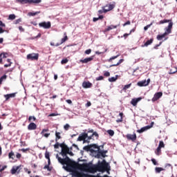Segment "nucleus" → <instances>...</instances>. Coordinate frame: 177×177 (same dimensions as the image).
<instances>
[{
	"label": "nucleus",
	"mask_w": 177,
	"mask_h": 177,
	"mask_svg": "<svg viewBox=\"0 0 177 177\" xmlns=\"http://www.w3.org/2000/svg\"><path fill=\"white\" fill-rule=\"evenodd\" d=\"M79 168L86 171L87 172H91V174H95V172H107L110 174V171L111 168L110 167V164L103 160L102 162L98 161L97 165H89L88 163H83L82 165H78Z\"/></svg>",
	"instance_id": "nucleus-1"
},
{
	"label": "nucleus",
	"mask_w": 177,
	"mask_h": 177,
	"mask_svg": "<svg viewBox=\"0 0 177 177\" xmlns=\"http://www.w3.org/2000/svg\"><path fill=\"white\" fill-rule=\"evenodd\" d=\"M56 158H57L59 162H60V164H62V165H66V166H64L63 168L67 171L68 172H72L73 171V161L71 160V159H70V158H68V156H66L65 158H62L59 156V155L57 154L56 156Z\"/></svg>",
	"instance_id": "nucleus-2"
},
{
	"label": "nucleus",
	"mask_w": 177,
	"mask_h": 177,
	"mask_svg": "<svg viewBox=\"0 0 177 177\" xmlns=\"http://www.w3.org/2000/svg\"><path fill=\"white\" fill-rule=\"evenodd\" d=\"M165 23H169V25L167 28H165V32L166 35H168L172 32V26H174V23L171 19H163L160 21L157 24H164Z\"/></svg>",
	"instance_id": "nucleus-3"
},
{
	"label": "nucleus",
	"mask_w": 177,
	"mask_h": 177,
	"mask_svg": "<svg viewBox=\"0 0 177 177\" xmlns=\"http://www.w3.org/2000/svg\"><path fill=\"white\" fill-rule=\"evenodd\" d=\"M88 138H89V136H88V133H82L78 138H77V140L79 142H84V143H89V140H88Z\"/></svg>",
	"instance_id": "nucleus-4"
},
{
	"label": "nucleus",
	"mask_w": 177,
	"mask_h": 177,
	"mask_svg": "<svg viewBox=\"0 0 177 177\" xmlns=\"http://www.w3.org/2000/svg\"><path fill=\"white\" fill-rule=\"evenodd\" d=\"M115 8V2L113 1L112 4H106L104 6L102 7V9L104 10V13H107L110 10H113Z\"/></svg>",
	"instance_id": "nucleus-5"
},
{
	"label": "nucleus",
	"mask_w": 177,
	"mask_h": 177,
	"mask_svg": "<svg viewBox=\"0 0 177 177\" xmlns=\"http://www.w3.org/2000/svg\"><path fill=\"white\" fill-rule=\"evenodd\" d=\"M26 57L28 60H32V61L38 60L39 57V54L32 53L28 54Z\"/></svg>",
	"instance_id": "nucleus-6"
},
{
	"label": "nucleus",
	"mask_w": 177,
	"mask_h": 177,
	"mask_svg": "<svg viewBox=\"0 0 177 177\" xmlns=\"http://www.w3.org/2000/svg\"><path fill=\"white\" fill-rule=\"evenodd\" d=\"M39 27H42L43 28H45L46 30H48V28H50L52 27V24L50 21L48 22H41L39 24Z\"/></svg>",
	"instance_id": "nucleus-7"
},
{
	"label": "nucleus",
	"mask_w": 177,
	"mask_h": 177,
	"mask_svg": "<svg viewBox=\"0 0 177 177\" xmlns=\"http://www.w3.org/2000/svg\"><path fill=\"white\" fill-rule=\"evenodd\" d=\"M97 153L96 156L97 158H100V157L105 158V157H107V156H106L107 151H102L100 149H98V150H97Z\"/></svg>",
	"instance_id": "nucleus-8"
},
{
	"label": "nucleus",
	"mask_w": 177,
	"mask_h": 177,
	"mask_svg": "<svg viewBox=\"0 0 177 177\" xmlns=\"http://www.w3.org/2000/svg\"><path fill=\"white\" fill-rule=\"evenodd\" d=\"M48 132H49V129H43L40 134L41 135V136H44V138H49V136H50V133Z\"/></svg>",
	"instance_id": "nucleus-9"
},
{
	"label": "nucleus",
	"mask_w": 177,
	"mask_h": 177,
	"mask_svg": "<svg viewBox=\"0 0 177 177\" xmlns=\"http://www.w3.org/2000/svg\"><path fill=\"white\" fill-rule=\"evenodd\" d=\"M150 84V79L147 80L140 81L137 83L138 86H147Z\"/></svg>",
	"instance_id": "nucleus-10"
},
{
	"label": "nucleus",
	"mask_w": 177,
	"mask_h": 177,
	"mask_svg": "<svg viewBox=\"0 0 177 177\" xmlns=\"http://www.w3.org/2000/svg\"><path fill=\"white\" fill-rule=\"evenodd\" d=\"M126 138L127 140H131V142H135L137 138L136 133H134L133 134H127L126 135Z\"/></svg>",
	"instance_id": "nucleus-11"
},
{
	"label": "nucleus",
	"mask_w": 177,
	"mask_h": 177,
	"mask_svg": "<svg viewBox=\"0 0 177 177\" xmlns=\"http://www.w3.org/2000/svg\"><path fill=\"white\" fill-rule=\"evenodd\" d=\"M68 151H70V149L66 145L62 149V156H63L64 157H67V154H68Z\"/></svg>",
	"instance_id": "nucleus-12"
},
{
	"label": "nucleus",
	"mask_w": 177,
	"mask_h": 177,
	"mask_svg": "<svg viewBox=\"0 0 177 177\" xmlns=\"http://www.w3.org/2000/svg\"><path fill=\"white\" fill-rule=\"evenodd\" d=\"M162 96V92H158L154 94L152 102H157Z\"/></svg>",
	"instance_id": "nucleus-13"
},
{
	"label": "nucleus",
	"mask_w": 177,
	"mask_h": 177,
	"mask_svg": "<svg viewBox=\"0 0 177 177\" xmlns=\"http://www.w3.org/2000/svg\"><path fill=\"white\" fill-rule=\"evenodd\" d=\"M28 131H35L37 129V124L34 122H30L28 125Z\"/></svg>",
	"instance_id": "nucleus-14"
},
{
	"label": "nucleus",
	"mask_w": 177,
	"mask_h": 177,
	"mask_svg": "<svg viewBox=\"0 0 177 177\" xmlns=\"http://www.w3.org/2000/svg\"><path fill=\"white\" fill-rule=\"evenodd\" d=\"M8 54L7 53H2L0 54V64H3V59L8 57Z\"/></svg>",
	"instance_id": "nucleus-15"
},
{
	"label": "nucleus",
	"mask_w": 177,
	"mask_h": 177,
	"mask_svg": "<svg viewBox=\"0 0 177 177\" xmlns=\"http://www.w3.org/2000/svg\"><path fill=\"white\" fill-rule=\"evenodd\" d=\"M140 100H142V97H138V98H133L131 100V104L133 106H137L138 103H139V102H140Z\"/></svg>",
	"instance_id": "nucleus-16"
},
{
	"label": "nucleus",
	"mask_w": 177,
	"mask_h": 177,
	"mask_svg": "<svg viewBox=\"0 0 177 177\" xmlns=\"http://www.w3.org/2000/svg\"><path fill=\"white\" fill-rule=\"evenodd\" d=\"M20 166H17V167H12V168L11 169V174L12 175H15V174H16V172H17V174H19L20 172Z\"/></svg>",
	"instance_id": "nucleus-17"
},
{
	"label": "nucleus",
	"mask_w": 177,
	"mask_h": 177,
	"mask_svg": "<svg viewBox=\"0 0 177 177\" xmlns=\"http://www.w3.org/2000/svg\"><path fill=\"white\" fill-rule=\"evenodd\" d=\"M92 60H93V56L85 58L84 59H80V63L86 64L89 63V62H92Z\"/></svg>",
	"instance_id": "nucleus-18"
},
{
	"label": "nucleus",
	"mask_w": 177,
	"mask_h": 177,
	"mask_svg": "<svg viewBox=\"0 0 177 177\" xmlns=\"http://www.w3.org/2000/svg\"><path fill=\"white\" fill-rule=\"evenodd\" d=\"M17 93H12L10 94H6L4 95V97L6 98V100L8 101V100L10 99V97H16V94Z\"/></svg>",
	"instance_id": "nucleus-19"
},
{
	"label": "nucleus",
	"mask_w": 177,
	"mask_h": 177,
	"mask_svg": "<svg viewBox=\"0 0 177 177\" xmlns=\"http://www.w3.org/2000/svg\"><path fill=\"white\" fill-rule=\"evenodd\" d=\"M93 138H95V139H99V134L97 133V132H93L91 136L88 137V140H91V139H95Z\"/></svg>",
	"instance_id": "nucleus-20"
},
{
	"label": "nucleus",
	"mask_w": 177,
	"mask_h": 177,
	"mask_svg": "<svg viewBox=\"0 0 177 177\" xmlns=\"http://www.w3.org/2000/svg\"><path fill=\"white\" fill-rule=\"evenodd\" d=\"M124 118V113L122 112L119 113V115L117 116L116 122H122Z\"/></svg>",
	"instance_id": "nucleus-21"
},
{
	"label": "nucleus",
	"mask_w": 177,
	"mask_h": 177,
	"mask_svg": "<svg viewBox=\"0 0 177 177\" xmlns=\"http://www.w3.org/2000/svg\"><path fill=\"white\" fill-rule=\"evenodd\" d=\"M118 26L117 25H111L109 26H107L106 28L104 29V32H107L109 31H111V30H114V28H117Z\"/></svg>",
	"instance_id": "nucleus-22"
},
{
	"label": "nucleus",
	"mask_w": 177,
	"mask_h": 177,
	"mask_svg": "<svg viewBox=\"0 0 177 177\" xmlns=\"http://www.w3.org/2000/svg\"><path fill=\"white\" fill-rule=\"evenodd\" d=\"M83 88H92V83L90 82H84L82 83Z\"/></svg>",
	"instance_id": "nucleus-23"
},
{
	"label": "nucleus",
	"mask_w": 177,
	"mask_h": 177,
	"mask_svg": "<svg viewBox=\"0 0 177 177\" xmlns=\"http://www.w3.org/2000/svg\"><path fill=\"white\" fill-rule=\"evenodd\" d=\"M149 129H150V127H149L148 126H146V127H144L141 128L139 130H137V132L138 133H143V132H145V131H146Z\"/></svg>",
	"instance_id": "nucleus-24"
},
{
	"label": "nucleus",
	"mask_w": 177,
	"mask_h": 177,
	"mask_svg": "<svg viewBox=\"0 0 177 177\" xmlns=\"http://www.w3.org/2000/svg\"><path fill=\"white\" fill-rule=\"evenodd\" d=\"M62 133L59 131H55V142H57L59 140L62 139Z\"/></svg>",
	"instance_id": "nucleus-25"
},
{
	"label": "nucleus",
	"mask_w": 177,
	"mask_h": 177,
	"mask_svg": "<svg viewBox=\"0 0 177 177\" xmlns=\"http://www.w3.org/2000/svg\"><path fill=\"white\" fill-rule=\"evenodd\" d=\"M172 165L169 164V163H167L165 166V168H163V169H165V171L167 170H169V171H172Z\"/></svg>",
	"instance_id": "nucleus-26"
},
{
	"label": "nucleus",
	"mask_w": 177,
	"mask_h": 177,
	"mask_svg": "<svg viewBox=\"0 0 177 177\" xmlns=\"http://www.w3.org/2000/svg\"><path fill=\"white\" fill-rule=\"evenodd\" d=\"M166 35H167V33H163L162 35H158L156 37V39H158V41H161L162 38H165Z\"/></svg>",
	"instance_id": "nucleus-27"
},
{
	"label": "nucleus",
	"mask_w": 177,
	"mask_h": 177,
	"mask_svg": "<svg viewBox=\"0 0 177 177\" xmlns=\"http://www.w3.org/2000/svg\"><path fill=\"white\" fill-rule=\"evenodd\" d=\"M166 35H167V33H163L162 35H158L156 37V39H158V41H161L162 38H165Z\"/></svg>",
	"instance_id": "nucleus-28"
},
{
	"label": "nucleus",
	"mask_w": 177,
	"mask_h": 177,
	"mask_svg": "<svg viewBox=\"0 0 177 177\" xmlns=\"http://www.w3.org/2000/svg\"><path fill=\"white\" fill-rule=\"evenodd\" d=\"M123 62H124V59H121L116 64L111 65L110 67H116L117 66H120V64H121V63H123Z\"/></svg>",
	"instance_id": "nucleus-29"
},
{
	"label": "nucleus",
	"mask_w": 177,
	"mask_h": 177,
	"mask_svg": "<svg viewBox=\"0 0 177 177\" xmlns=\"http://www.w3.org/2000/svg\"><path fill=\"white\" fill-rule=\"evenodd\" d=\"M161 171H165V169H164L162 167H156L155 168V172L156 174H160L161 172Z\"/></svg>",
	"instance_id": "nucleus-30"
},
{
	"label": "nucleus",
	"mask_w": 177,
	"mask_h": 177,
	"mask_svg": "<svg viewBox=\"0 0 177 177\" xmlns=\"http://www.w3.org/2000/svg\"><path fill=\"white\" fill-rule=\"evenodd\" d=\"M153 41H154V39H153V38L147 41V42L145 44V46H149V45H151V44H153Z\"/></svg>",
	"instance_id": "nucleus-31"
},
{
	"label": "nucleus",
	"mask_w": 177,
	"mask_h": 177,
	"mask_svg": "<svg viewBox=\"0 0 177 177\" xmlns=\"http://www.w3.org/2000/svg\"><path fill=\"white\" fill-rule=\"evenodd\" d=\"M176 73H177V68L173 67L171 69H170L169 74H175Z\"/></svg>",
	"instance_id": "nucleus-32"
},
{
	"label": "nucleus",
	"mask_w": 177,
	"mask_h": 177,
	"mask_svg": "<svg viewBox=\"0 0 177 177\" xmlns=\"http://www.w3.org/2000/svg\"><path fill=\"white\" fill-rule=\"evenodd\" d=\"M42 0H29V3H41Z\"/></svg>",
	"instance_id": "nucleus-33"
},
{
	"label": "nucleus",
	"mask_w": 177,
	"mask_h": 177,
	"mask_svg": "<svg viewBox=\"0 0 177 177\" xmlns=\"http://www.w3.org/2000/svg\"><path fill=\"white\" fill-rule=\"evenodd\" d=\"M15 152H13L12 151H11L9 153H8V158H11L12 160H15Z\"/></svg>",
	"instance_id": "nucleus-34"
},
{
	"label": "nucleus",
	"mask_w": 177,
	"mask_h": 177,
	"mask_svg": "<svg viewBox=\"0 0 177 177\" xmlns=\"http://www.w3.org/2000/svg\"><path fill=\"white\" fill-rule=\"evenodd\" d=\"M32 121H37V118L35 116H29L28 122H32Z\"/></svg>",
	"instance_id": "nucleus-35"
},
{
	"label": "nucleus",
	"mask_w": 177,
	"mask_h": 177,
	"mask_svg": "<svg viewBox=\"0 0 177 177\" xmlns=\"http://www.w3.org/2000/svg\"><path fill=\"white\" fill-rule=\"evenodd\" d=\"M155 153L156 156H161V148H160V147H158Z\"/></svg>",
	"instance_id": "nucleus-36"
},
{
	"label": "nucleus",
	"mask_w": 177,
	"mask_h": 177,
	"mask_svg": "<svg viewBox=\"0 0 177 177\" xmlns=\"http://www.w3.org/2000/svg\"><path fill=\"white\" fill-rule=\"evenodd\" d=\"M17 2H19V3H30V0H17Z\"/></svg>",
	"instance_id": "nucleus-37"
},
{
	"label": "nucleus",
	"mask_w": 177,
	"mask_h": 177,
	"mask_svg": "<svg viewBox=\"0 0 177 177\" xmlns=\"http://www.w3.org/2000/svg\"><path fill=\"white\" fill-rule=\"evenodd\" d=\"M8 76L6 75H4L0 77V85H2V82H3V80H6Z\"/></svg>",
	"instance_id": "nucleus-38"
},
{
	"label": "nucleus",
	"mask_w": 177,
	"mask_h": 177,
	"mask_svg": "<svg viewBox=\"0 0 177 177\" xmlns=\"http://www.w3.org/2000/svg\"><path fill=\"white\" fill-rule=\"evenodd\" d=\"M16 19V15L15 14H11L8 17V20H15Z\"/></svg>",
	"instance_id": "nucleus-39"
},
{
	"label": "nucleus",
	"mask_w": 177,
	"mask_h": 177,
	"mask_svg": "<svg viewBox=\"0 0 177 177\" xmlns=\"http://www.w3.org/2000/svg\"><path fill=\"white\" fill-rule=\"evenodd\" d=\"M158 147H160V149L165 147V144H164V141H160Z\"/></svg>",
	"instance_id": "nucleus-40"
},
{
	"label": "nucleus",
	"mask_w": 177,
	"mask_h": 177,
	"mask_svg": "<svg viewBox=\"0 0 177 177\" xmlns=\"http://www.w3.org/2000/svg\"><path fill=\"white\" fill-rule=\"evenodd\" d=\"M118 56H120V55H118L111 57L108 60V62H109V63H111V62H113V60H115V59H117V57H118Z\"/></svg>",
	"instance_id": "nucleus-41"
},
{
	"label": "nucleus",
	"mask_w": 177,
	"mask_h": 177,
	"mask_svg": "<svg viewBox=\"0 0 177 177\" xmlns=\"http://www.w3.org/2000/svg\"><path fill=\"white\" fill-rule=\"evenodd\" d=\"M132 86V84H127L125 85L124 87H123V91H127V89H129V88H131V86Z\"/></svg>",
	"instance_id": "nucleus-42"
},
{
	"label": "nucleus",
	"mask_w": 177,
	"mask_h": 177,
	"mask_svg": "<svg viewBox=\"0 0 177 177\" xmlns=\"http://www.w3.org/2000/svg\"><path fill=\"white\" fill-rule=\"evenodd\" d=\"M151 26H153V22H151L150 24H148L146 26H145L144 27L145 31H147V30H149V28H150V27H151Z\"/></svg>",
	"instance_id": "nucleus-43"
},
{
	"label": "nucleus",
	"mask_w": 177,
	"mask_h": 177,
	"mask_svg": "<svg viewBox=\"0 0 177 177\" xmlns=\"http://www.w3.org/2000/svg\"><path fill=\"white\" fill-rule=\"evenodd\" d=\"M90 147H93V149H97V150H99V149H100V147L96 144H93V145H90Z\"/></svg>",
	"instance_id": "nucleus-44"
},
{
	"label": "nucleus",
	"mask_w": 177,
	"mask_h": 177,
	"mask_svg": "<svg viewBox=\"0 0 177 177\" xmlns=\"http://www.w3.org/2000/svg\"><path fill=\"white\" fill-rule=\"evenodd\" d=\"M68 37H67V35H65V37L62 39L61 44H64V42H66V41H68Z\"/></svg>",
	"instance_id": "nucleus-45"
},
{
	"label": "nucleus",
	"mask_w": 177,
	"mask_h": 177,
	"mask_svg": "<svg viewBox=\"0 0 177 177\" xmlns=\"http://www.w3.org/2000/svg\"><path fill=\"white\" fill-rule=\"evenodd\" d=\"M109 82H115L117 81V77H112L109 78Z\"/></svg>",
	"instance_id": "nucleus-46"
},
{
	"label": "nucleus",
	"mask_w": 177,
	"mask_h": 177,
	"mask_svg": "<svg viewBox=\"0 0 177 177\" xmlns=\"http://www.w3.org/2000/svg\"><path fill=\"white\" fill-rule=\"evenodd\" d=\"M41 12H28V16H36V15H39Z\"/></svg>",
	"instance_id": "nucleus-47"
},
{
	"label": "nucleus",
	"mask_w": 177,
	"mask_h": 177,
	"mask_svg": "<svg viewBox=\"0 0 177 177\" xmlns=\"http://www.w3.org/2000/svg\"><path fill=\"white\" fill-rule=\"evenodd\" d=\"M6 168H8L6 165H4V166L0 165V172H3V171H5Z\"/></svg>",
	"instance_id": "nucleus-48"
},
{
	"label": "nucleus",
	"mask_w": 177,
	"mask_h": 177,
	"mask_svg": "<svg viewBox=\"0 0 177 177\" xmlns=\"http://www.w3.org/2000/svg\"><path fill=\"white\" fill-rule=\"evenodd\" d=\"M107 133H109V135L110 136H114V131L110 129L107 131Z\"/></svg>",
	"instance_id": "nucleus-49"
},
{
	"label": "nucleus",
	"mask_w": 177,
	"mask_h": 177,
	"mask_svg": "<svg viewBox=\"0 0 177 177\" xmlns=\"http://www.w3.org/2000/svg\"><path fill=\"white\" fill-rule=\"evenodd\" d=\"M44 169H47L49 171H52V168L49 167V165H46L44 167Z\"/></svg>",
	"instance_id": "nucleus-50"
},
{
	"label": "nucleus",
	"mask_w": 177,
	"mask_h": 177,
	"mask_svg": "<svg viewBox=\"0 0 177 177\" xmlns=\"http://www.w3.org/2000/svg\"><path fill=\"white\" fill-rule=\"evenodd\" d=\"M84 150H86V151H89V150H91V151H93V149H91V146H85V147H84Z\"/></svg>",
	"instance_id": "nucleus-51"
},
{
	"label": "nucleus",
	"mask_w": 177,
	"mask_h": 177,
	"mask_svg": "<svg viewBox=\"0 0 177 177\" xmlns=\"http://www.w3.org/2000/svg\"><path fill=\"white\" fill-rule=\"evenodd\" d=\"M66 63H68V59L67 58L64 59L61 61V64H66Z\"/></svg>",
	"instance_id": "nucleus-52"
},
{
	"label": "nucleus",
	"mask_w": 177,
	"mask_h": 177,
	"mask_svg": "<svg viewBox=\"0 0 177 177\" xmlns=\"http://www.w3.org/2000/svg\"><path fill=\"white\" fill-rule=\"evenodd\" d=\"M45 157H46V158L47 160H50V155L49 152L46 151V152L45 153Z\"/></svg>",
	"instance_id": "nucleus-53"
},
{
	"label": "nucleus",
	"mask_w": 177,
	"mask_h": 177,
	"mask_svg": "<svg viewBox=\"0 0 177 177\" xmlns=\"http://www.w3.org/2000/svg\"><path fill=\"white\" fill-rule=\"evenodd\" d=\"M151 161L153 164V165H158V162H157V160H156L155 158H152Z\"/></svg>",
	"instance_id": "nucleus-54"
},
{
	"label": "nucleus",
	"mask_w": 177,
	"mask_h": 177,
	"mask_svg": "<svg viewBox=\"0 0 177 177\" xmlns=\"http://www.w3.org/2000/svg\"><path fill=\"white\" fill-rule=\"evenodd\" d=\"M20 146L21 147H26V146H27V144L26 143V142L20 141Z\"/></svg>",
	"instance_id": "nucleus-55"
},
{
	"label": "nucleus",
	"mask_w": 177,
	"mask_h": 177,
	"mask_svg": "<svg viewBox=\"0 0 177 177\" xmlns=\"http://www.w3.org/2000/svg\"><path fill=\"white\" fill-rule=\"evenodd\" d=\"M64 128L65 131H68V129H70V124H65Z\"/></svg>",
	"instance_id": "nucleus-56"
},
{
	"label": "nucleus",
	"mask_w": 177,
	"mask_h": 177,
	"mask_svg": "<svg viewBox=\"0 0 177 177\" xmlns=\"http://www.w3.org/2000/svg\"><path fill=\"white\" fill-rule=\"evenodd\" d=\"M104 52H107V50L104 49V50L103 52L96 51L95 55H102V53H104Z\"/></svg>",
	"instance_id": "nucleus-57"
},
{
	"label": "nucleus",
	"mask_w": 177,
	"mask_h": 177,
	"mask_svg": "<svg viewBox=\"0 0 177 177\" xmlns=\"http://www.w3.org/2000/svg\"><path fill=\"white\" fill-rule=\"evenodd\" d=\"M60 147L59 142H56L55 145H54V149H59Z\"/></svg>",
	"instance_id": "nucleus-58"
},
{
	"label": "nucleus",
	"mask_w": 177,
	"mask_h": 177,
	"mask_svg": "<svg viewBox=\"0 0 177 177\" xmlns=\"http://www.w3.org/2000/svg\"><path fill=\"white\" fill-rule=\"evenodd\" d=\"M103 80H104L103 76H99L98 77H96V81H102Z\"/></svg>",
	"instance_id": "nucleus-59"
},
{
	"label": "nucleus",
	"mask_w": 177,
	"mask_h": 177,
	"mask_svg": "<svg viewBox=\"0 0 177 177\" xmlns=\"http://www.w3.org/2000/svg\"><path fill=\"white\" fill-rule=\"evenodd\" d=\"M19 23H21V18H19L15 21V24H19Z\"/></svg>",
	"instance_id": "nucleus-60"
},
{
	"label": "nucleus",
	"mask_w": 177,
	"mask_h": 177,
	"mask_svg": "<svg viewBox=\"0 0 177 177\" xmlns=\"http://www.w3.org/2000/svg\"><path fill=\"white\" fill-rule=\"evenodd\" d=\"M104 77H110V72L105 71V72L104 73Z\"/></svg>",
	"instance_id": "nucleus-61"
},
{
	"label": "nucleus",
	"mask_w": 177,
	"mask_h": 177,
	"mask_svg": "<svg viewBox=\"0 0 177 177\" xmlns=\"http://www.w3.org/2000/svg\"><path fill=\"white\" fill-rule=\"evenodd\" d=\"M57 115H59V114L54 113H50V114L48 115V117H56Z\"/></svg>",
	"instance_id": "nucleus-62"
},
{
	"label": "nucleus",
	"mask_w": 177,
	"mask_h": 177,
	"mask_svg": "<svg viewBox=\"0 0 177 177\" xmlns=\"http://www.w3.org/2000/svg\"><path fill=\"white\" fill-rule=\"evenodd\" d=\"M91 52H92L91 49H88L85 51L86 55H91Z\"/></svg>",
	"instance_id": "nucleus-63"
},
{
	"label": "nucleus",
	"mask_w": 177,
	"mask_h": 177,
	"mask_svg": "<svg viewBox=\"0 0 177 177\" xmlns=\"http://www.w3.org/2000/svg\"><path fill=\"white\" fill-rule=\"evenodd\" d=\"M0 27H6V25L0 20Z\"/></svg>",
	"instance_id": "nucleus-64"
}]
</instances>
